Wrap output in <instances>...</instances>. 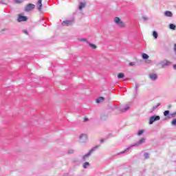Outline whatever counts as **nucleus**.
<instances>
[{"label":"nucleus","instance_id":"f257e3e1","mask_svg":"<svg viewBox=\"0 0 176 176\" xmlns=\"http://www.w3.org/2000/svg\"><path fill=\"white\" fill-rule=\"evenodd\" d=\"M114 23H116L117 24V25H118V27H121L122 28H123V27H124V23H123V21H122V20H120V18L116 16L114 18Z\"/></svg>","mask_w":176,"mask_h":176},{"label":"nucleus","instance_id":"f03ea898","mask_svg":"<svg viewBox=\"0 0 176 176\" xmlns=\"http://www.w3.org/2000/svg\"><path fill=\"white\" fill-rule=\"evenodd\" d=\"M156 120H160V116H151L149 120V124H153V122H156Z\"/></svg>","mask_w":176,"mask_h":176},{"label":"nucleus","instance_id":"7ed1b4c3","mask_svg":"<svg viewBox=\"0 0 176 176\" xmlns=\"http://www.w3.org/2000/svg\"><path fill=\"white\" fill-rule=\"evenodd\" d=\"M97 148H98V146L94 147L92 149L90 150V151L88 153L84 155L82 157L83 160H86V158L89 157V156H90L91 153H93V152H94V151L97 149Z\"/></svg>","mask_w":176,"mask_h":176},{"label":"nucleus","instance_id":"20e7f679","mask_svg":"<svg viewBox=\"0 0 176 176\" xmlns=\"http://www.w3.org/2000/svg\"><path fill=\"white\" fill-rule=\"evenodd\" d=\"M87 141V135L82 133L80 135V142H86Z\"/></svg>","mask_w":176,"mask_h":176},{"label":"nucleus","instance_id":"39448f33","mask_svg":"<svg viewBox=\"0 0 176 176\" xmlns=\"http://www.w3.org/2000/svg\"><path fill=\"white\" fill-rule=\"evenodd\" d=\"M32 9H35V5L30 3L25 7V10L26 12H30L32 10Z\"/></svg>","mask_w":176,"mask_h":176},{"label":"nucleus","instance_id":"423d86ee","mask_svg":"<svg viewBox=\"0 0 176 176\" xmlns=\"http://www.w3.org/2000/svg\"><path fill=\"white\" fill-rule=\"evenodd\" d=\"M162 68H164V67H168L169 65H171V62L165 60L161 63Z\"/></svg>","mask_w":176,"mask_h":176},{"label":"nucleus","instance_id":"0eeeda50","mask_svg":"<svg viewBox=\"0 0 176 176\" xmlns=\"http://www.w3.org/2000/svg\"><path fill=\"white\" fill-rule=\"evenodd\" d=\"M144 142H145V138H142L138 142H136L134 145H132L131 147L139 146V145H142V144H144Z\"/></svg>","mask_w":176,"mask_h":176},{"label":"nucleus","instance_id":"6e6552de","mask_svg":"<svg viewBox=\"0 0 176 176\" xmlns=\"http://www.w3.org/2000/svg\"><path fill=\"white\" fill-rule=\"evenodd\" d=\"M148 76L151 80H156V79H157V74H156L151 73Z\"/></svg>","mask_w":176,"mask_h":176},{"label":"nucleus","instance_id":"1a4fd4ad","mask_svg":"<svg viewBox=\"0 0 176 176\" xmlns=\"http://www.w3.org/2000/svg\"><path fill=\"white\" fill-rule=\"evenodd\" d=\"M74 23V21H65L62 23V25H66L68 27V25H72Z\"/></svg>","mask_w":176,"mask_h":176},{"label":"nucleus","instance_id":"9d476101","mask_svg":"<svg viewBox=\"0 0 176 176\" xmlns=\"http://www.w3.org/2000/svg\"><path fill=\"white\" fill-rule=\"evenodd\" d=\"M37 9L41 12L42 10V0H38L37 2Z\"/></svg>","mask_w":176,"mask_h":176},{"label":"nucleus","instance_id":"9b49d317","mask_svg":"<svg viewBox=\"0 0 176 176\" xmlns=\"http://www.w3.org/2000/svg\"><path fill=\"white\" fill-rule=\"evenodd\" d=\"M18 21L21 23V21H27V16H19L18 18Z\"/></svg>","mask_w":176,"mask_h":176},{"label":"nucleus","instance_id":"f8f14e48","mask_svg":"<svg viewBox=\"0 0 176 176\" xmlns=\"http://www.w3.org/2000/svg\"><path fill=\"white\" fill-rule=\"evenodd\" d=\"M164 14L166 17H173V12L170 11H166L164 12Z\"/></svg>","mask_w":176,"mask_h":176},{"label":"nucleus","instance_id":"ddd939ff","mask_svg":"<svg viewBox=\"0 0 176 176\" xmlns=\"http://www.w3.org/2000/svg\"><path fill=\"white\" fill-rule=\"evenodd\" d=\"M104 100H105V99L104 98V97H100L99 98H98V99L96 100V102H97L98 104H100V102H102V101H104Z\"/></svg>","mask_w":176,"mask_h":176},{"label":"nucleus","instance_id":"4468645a","mask_svg":"<svg viewBox=\"0 0 176 176\" xmlns=\"http://www.w3.org/2000/svg\"><path fill=\"white\" fill-rule=\"evenodd\" d=\"M85 6H86V3H80V4L79 6L80 10H82V9H83V8H85Z\"/></svg>","mask_w":176,"mask_h":176},{"label":"nucleus","instance_id":"2eb2a0df","mask_svg":"<svg viewBox=\"0 0 176 176\" xmlns=\"http://www.w3.org/2000/svg\"><path fill=\"white\" fill-rule=\"evenodd\" d=\"M131 148V147H128V148H126L125 151L120 153L118 155H122V153H126V152H129V151H130Z\"/></svg>","mask_w":176,"mask_h":176},{"label":"nucleus","instance_id":"dca6fc26","mask_svg":"<svg viewBox=\"0 0 176 176\" xmlns=\"http://www.w3.org/2000/svg\"><path fill=\"white\" fill-rule=\"evenodd\" d=\"M118 79H122V78H124V74H123V73H120V74L118 75Z\"/></svg>","mask_w":176,"mask_h":176},{"label":"nucleus","instance_id":"f3484780","mask_svg":"<svg viewBox=\"0 0 176 176\" xmlns=\"http://www.w3.org/2000/svg\"><path fill=\"white\" fill-rule=\"evenodd\" d=\"M142 58H144V60H148V58H149V56H148L146 54H143Z\"/></svg>","mask_w":176,"mask_h":176},{"label":"nucleus","instance_id":"a211bd4d","mask_svg":"<svg viewBox=\"0 0 176 176\" xmlns=\"http://www.w3.org/2000/svg\"><path fill=\"white\" fill-rule=\"evenodd\" d=\"M153 36L155 38V39H157V36H158L157 32H156L155 31H154V32H153Z\"/></svg>","mask_w":176,"mask_h":176},{"label":"nucleus","instance_id":"6ab92c4d","mask_svg":"<svg viewBox=\"0 0 176 176\" xmlns=\"http://www.w3.org/2000/svg\"><path fill=\"white\" fill-rule=\"evenodd\" d=\"M169 27H170V30H175V28H176L175 25H174L173 23L170 24Z\"/></svg>","mask_w":176,"mask_h":176},{"label":"nucleus","instance_id":"aec40b11","mask_svg":"<svg viewBox=\"0 0 176 176\" xmlns=\"http://www.w3.org/2000/svg\"><path fill=\"white\" fill-rule=\"evenodd\" d=\"M14 2H15V3H23L24 0H14Z\"/></svg>","mask_w":176,"mask_h":176},{"label":"nucleus","instance_id":"412c9836","mask_svg":"<svg viewBox=\"0 0 176 176\" xmlns=\"http://www.w3.org/2000/svg\"><path fill=\"white\" fill-rule=\"evenodd\" d=\"M89 166H90V164H89V162H85L83 164L84 168H87V167H89Z\"/></svg>","mask_w":176,"mask_h":176},{"label":"nucleus","instance_id":"4be33fe9","mask_svg":"<svg viewBox=\"0 0 176 176\" xmlns=\"http://www.w3.org/2000/svg\"><path fill=\"white\" fill-rule=\"evenodd\" d=\"M89 43V46L92 48V49H96V47H97L96 46V45H94V44H91V43Z\"/></svg>","mask_w":176,"mask_h":176},{"label":"nucleus","instance_id":"5701e85b","mask_svg":"<svg viewBox=\"0 0 176 176\" xmlns=\"http://www.w3.org/2000/svg\"><path fill=\"white\" fill-rule=\"evenodd\" d=\"M78 41H80V42H87V43H89L85 38H78Z\"/></svg>","mask_w":176,"mask_h":176},{"label":"nucleus","instance_id":"b1692460","mask_svg":"<svg viewBox=\"0 0 176 176\" xmlns=\"http://www.w3.org/2000/svg\"><path fill=\"white\" fill-rule=\"evenodd\" d=\"M168 113H170V111H168V110H166L164 112V116H167V115H168Z\"/></svg>","mask_w":176,"mask_h":176},{"label":"nucleus","instance_id":"393cba45","mask_svg":"<svg viewBox=\"0 0 176 176\" xmlns=\"http://www.w3.org/2000/svg\"><path fill=\"white\" fill-rule=\"evenodd\" d=\"M144 157H145V159H148L149 158V154L148 153H144Z\"/></svg>","mask_w":176,"mask_h":176},{"label":"nucleus","instance_id":"a878e982","mask_svg":"<svg viewBox=\"0 0 176 176\" xmlns=\"http://www.w3.org/2000/svg\"><path fill=\"white\" fill-rule=\"evenodd\" d=\"M172 125H173V126H176V119H174V120L172 121Z\"/></svg>","mask_w":176,"mask_h":176},{"label":"nucleus","instance_id":"bb28decb","mask_svg":"<svg viewBox=\"0 0 176 176\" xmlns=\"http://www.w3.org/2000/svg\"><path fill=\"white\" fill-rule=\"evenodd\" d=\"M143 133H144V131L140 130V131H138V135H141L142 134H143Z\"/></svg>","mask_w":176,"mask_h":176},{"label":"nucleus","instance_id":"cd10ccee","mask_svg":"<svg viewBox=\"0 0 176 176\" xmlns=\"http://www.w3.org/2000/svg\"><path fill=\"white\" fill-rule=\"evenodd\" d=\"M129 108H130V107H126L125 109H124V110L122 111V112H126V111H129Z\"/></svg>","mask_w":176,"mask_h":176},{"label":"nucleus","instance_id":"c85d7f7f","mask_svg":"<svg viewBox=\"0 0 176 176\" xmlns=\"http://www.w3.org/2000/svg\"><path fill=\"white\" fill-rule=\"evenodd\" d=\"M23 33L25 34L26 35H28V32L27 30H23Z\"/></svg>","mask_w":176,"mask_h":176},{"label":"nucleus","instance_id":"c756f323","mask_svg":"<svg viewBox=\"0 0 176 176\" xmlns=\"http://www.w3.org/2000/svg\"><path fill=\"white\" fill-rule=\"evenodd\" d=\"M0 4L5 5V2H3L2 0H0Z\"/></svg>","mask_w":176,"mask_h":176},{"label":"nucleus","instance_id":"7c9ffc66","mask_svg":"<svg viewBox=\"0 0 176 176\" xmlns=\"http://www.w3.org/2000/svg\"><path fill=\"white\" fill-rule=\"evenodd\" d=\"M174 52H175V53L176 54V44H175V45H174Z\"/></svg>","mask_w":176,"mask_h":176},{"label":"nucleus","instance_id":"2f4dec72","mask_svg":"<svg viewBox=\"0 0 176 176\" xmlns=\"http://www.w3.org/2000/svg\"><path fill=\"white\" fill-rule=\"evenodd\" d=\"M159 106H160V103H158L157 105L154 107V109H156V108H157V107H159Z\"/></svg>","mask_w":176,"mask_h":176},{"label":"nucleus","instance_id":"473e14b6","mask_svg":"<svg viewBox=\"0 0 176 176\" xmlns=\"http://www.w3.org/2000/svg\"><path fill=\"white\" fill-rule=\"evenodd\" d=\"M73 152H74V150H69V151H68L69 153H72Z\"/></svg>","mask_w":176,"mask_h":176},{"label":"nucleus","instance_id":"72a5a7b5","mask_svg":"<svg viewBox=\"0 0 176 176\" xmlns=\"http://www.w3.org/2000/svg\"><path fill=\"white\" fill-rule=\"evenodd\" d=\"M104 141H105V140L104 139L100 140V142H104Z\"/></svg>","mask_w":176,"mask_h":176},{"label":"nucleus","instance_id":"f704fd0d","mask_svg":"<svg viewBox=\"0 0 176 176\" xmlns=\"http://www.w3.org/2000/svg\"><path fill=\"white\" fill-rule=\"evenodd\" d=\"M143 19H144V20H148V18H146L145 16H144Z\"/></svg>","mask_w":176,"mask_h":176},{"label":"nucleus","instance_id":"c9c22d12","mask_svg":"<svg viewBox=\"0 0 176 176\" xmlns=\"http://www.w3.org/2000/svg\"><path fill=\"white\" fill-rule=\"evenodd\" d=\"M129 65H134V63H130Z\"/></svg>","mask_w":176,"mask_h":176},{"label":"nucleus","instance_id":"e433bc0d","mask_svg":"<svg viewBox=\"0 0 176 176\" xmlns=\"http://www.w3.org/2000/svg\"><path fill=\"white\" fill-rule=\"evenodd\" d=\"M173 68H174V69H176V65H173Z\"/></svg>","mask_w":176,"mask_h":176},{"label":"nucleus","instance_id":"4c0bfd02","mask_svg":"<svg viewBox=\"0 0 176 176\" xmlns=\"http://www.w3.org/2000/svg\"><path fill=\"white\" fill-rule=\"evenodd\" d=\"M87 120H88V119L87 118H85V121L86 122Z\"/></svg>","mask_w":176,"mask_h":176}]
</instances>
